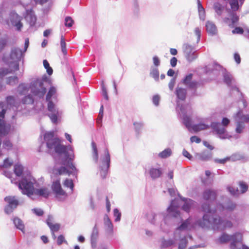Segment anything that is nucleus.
<instances>
[{
    "label": "nucleus",
    "mask_w": 249,
    "mask_h": 249,
    "mask_svg": "<svg viewBox=\"0 0 249 249\" xmlns=\"http://www.w3.org/2000/svg\"><path fill=\"white\" fill-rule=\"evenodd\" d=\"M230 4L232 10L231 12H234L239 8V4L238 0H230Z\"/></svg>",
    "instance_id": "nucleus-41"
},
{
    "label": "nucleus",
    "mask_w": 249,
    "mask_h": 249,
    "mask_svg": "<svg viewBox=\"0 0 249 249\" xmlns=\"http://www.w3.org/2000/svg\"><path fill=\"white\" fill-rule=\"evenodd\" d=\"M73 21L72 18L70 17H67L65 19V24L66 26L71 27L72 26Z\"/></svg>",
    "instance_id": "nucleus-53"
},
{
    "label": "nucleus",
    "mask_w": 249,
    "mask_h": 249,
    "mask_svg": "<svg viewBox=\"0 0 249 249\" xmlns=\"http://www.w3.org/2000/svg\"><path fill=\"white\" fill-rule=\"evenodd\" d=\"M3 146L4 148L7 149H10L12 146V144L9 140H5L3 142Z\"/></svg>",
    "instance_id": "nucleus-57"
},
{
    "label": "nucleus",
    "mask_w": 249,
    "mask_h": 249,
    "mask_svg": "<svg viewBox=\"0 0 249 249\" xmlns=\"http://www.w3.org/2000/svg\"><path fill=\"white\" fill-rule=\"evenodd\" d=\"M175 85V80L174 78H173L171 79L168 84V87L170 90H172L173 89Z\"/></svg>",
    "instance_id": "nucleus-62"
},
{
    "label": "nucleus",
    "mask_w": 249,
    "mask_h": 249,
    "mask_svg": "<svg viewBox=\"0 0 249 249\" xmlns=\"http://www.w3.org/2000/svg\"><path fill=\"white\" fill-rule=\"evenodd\" d=\"M213 8L216 14L219 16L222 15L225 9L224 6L222 5L219 2H215L214 3Z\"/></svg>",
    "instance_id": "nucleus-36"
},
{
    "label": "nucleus",
    "mask_w": 249,
    "mask_h": 249,
    "mask_svg": "<svg viewBox=\"0 0 249 249\" xmlns=\"http://www.w3.org/2000/svg\"><path fill=\"white\" fill-rule=\"evenodd\" d=\"M23 53L18 48L12 49L10 53L3 57V66L0 69V77L14 72L19 69V61L23 56Z\"/></svg>",
    "instance_id": "nucleus-6"
},
{
    "label": "nucleus",
    "mask_w": 249,
    "mask_h": 249,
    "mask_svg": "<svg viewBox=\"0 0 249 249\" xmlns=\"http://www.w3.org/2000/svg\"><path fill=\"white\" fill-rule=\"evenodd\" d=\"M18 82L17 76H11L6 79V83L11 85H14Z\"/></svg>",
    "instance_id": "nucleus-42"
},
{
    "label": "nucleus",
    "mask_w": 249,
    "mask_h": 249,
    "mask_svg": "<svg viewBox=\"0 0 249 249\" xmlns=\"http://www.w3.org/2000/svg\"><path fill=\"white\" fill-rule=\"evenodd\" d=\"M64 241H65V239L63 235H60L58 237L57 243L58 245H61Z\"/></svg>",
    "instance_id": "nucleus-63"
},
{
    "label": "nucleus",
    "mask_w": 249,
    "mask_h": 249,
    "mask_svg": "<svg viewBox=\"0 0 249 249\" xmlns=\"http://www.w3.org/2000/svg\"><path fill=\"white\" fill-rule=\"evenodd\" d=\"M24 16L30 26H33L35 24L36 18L34 11L31 9H26L25 14L24 15Z\"/></svg>",
    "instance_id": "nucleus-21"
},
{
    "label": "nucleus",
    "mask_w": 249,
    "mask_h": 249,
    "mask_svg": "<svg viewBox=\"0 0 249 249\" xmlns=\"http://www.w3.org/2000/svg\"><path fill=\"white\" fill-rule=\"evenodd\" d=\"M91 144L92 158L99 166L100 176L102 178H105L110 166V156L109 151L107 148L105 149L99 157L96 144L92 142Z\"/></svg>",
    "instance_id": "nucleus-7"
},
{
    "label": "nucleus",
    "mask_w": 249,
    "mask_h": 249,
    "mask_svg": "<svg viewBox=\"0 0 249 249\" xmlns=\"http://www.w3.org/2000/svg\"><path fill=\"white\" fill-rule=\"evenodd\" d=\"M202 222V219L196 221L195 223L192 218H189L183 221L178 227L174 232L175 244L178 242V249H184L188 243V239L192 240V237L188 234V231L194 229L198 222Z\"/></svg>",
    "instance_id": "nucleus-5"
},
{
    "label": "nucleus",
    "mask_w": 249,
    "mask_h": 249,
    "mask_svg": "<svg viewBox=\"0 0 249 249\" xmlns=\"http://www.w3.org/2000/svg\"><path fill=\"white\" fill-rule=\"evenodd\" d=\"M133 125L135 127V130L139 132L140 131L144 125V124L142 122H135L133 123Z\"/></svg>",
    "instance_id": "nucleus-47"
},
{
    "label": "nucleus",
    "mask_w": 249,
    "mask_h": 249,
    "mask_svg": "<svg viewBox=\"0 0 249 249\" xmlns=\"http://www.w3.org/2000/svg\"><path fill=\"white\" fill-rule=\"evenodd\" d=\"M194 48L189 44L184 45V52L186 59L189 62H192L196 59L197 55L196 54Z\"/></svg>",
    "instance_id": "nucleus-20"
},
{
    "label": "nucleus",
    "mask_w": 249,
    "mask_h": 249,
    "mask_svg": "<svg viewBox=\"0 0 249 249\" xmlns=\"http://www.w3.org/2000/svg\"><path fill=\"white\" fill-rule=\"evenodd\" d=\"M212 157V154L211 152L204 151L201 153H197L196 155V158L201 160H210Z\"/></svg>",
    "instance_id": "nucleus-27"
},
{
    "label": "nucleus",
    "mask_w": 249,
    "mask_h": 249,
    "mask_svg": "<svg viewBox=\"0 0 249 249\" xmlns=\"http://www.w3.org/2000/svg\"><path fill=\"white\" fill-rule=\"evenodd\" d=\"M203 197L206 200L214 199L215 198V193L213 191L206 190L204 193Z\"/></svg>",
    "instance_id": "nucleus-38"
},
{
    "label": "nucleus",
    "mask_w": 249,
    "mask_h": 249,
    "mask_svg": "<svg viewBox=\"0 0 249 249\" xmlns=\"http://www.w3.org/2000/svg\"><path fill=\"white\" fill-rule=\"evenodd\" d=\"M172 154V149L170 148H167L160 152L158 154V157L161 159H166L171 156Z\"/></svg>",
    "instance_id": "nucleus-34"
},
{
    "label": "nucleus",
    "mask_w": 249,
    "mask_h": 249,
    "mask_svg": "<svg viewBox=\"0 0 249 249\" xmlns=\"http://www.w3.org/2000/svg\"><path fill=\"white\" fill-rule=\"evenodd\" d=\"M236 205L229 201L224 205L219 204L217 208H213L209 203H204L202 206V211L205 213L202 218V222H198V225L202 228H206L212 226L213 228L224 230L231 228L232 223L228 220H222L220 217H214V213L226 214L228 212L233 211Z\"/></svg>",
    "instance_id": "nucleus-3"
},
{
    "label": "nucleus",
    "mask_w": 249,
    "mask_h": 249,
    "mask_svg": "<svg viewBox=\"0 0 249 249\" xmlns=\"http://www.w3.org/2000/svg\"><path fill=\"white\" fill-rule=\"evenodd\" d=\"M177 109L179 111V114L182 118L184 124L189 131L192 130L195 132H197L208 129L211 127L213 132L215 133L220 139H230L231 138H238V136L236 135L232 136L223 126L218 123L213 122L210 125V119L208 117L197 116L196 117L195 121L197 123L192 124L191 117L193 114V111L189 106L179 107V104L178 103Z\"/></svg>",
    "instance_id": "nucleus-2"
},
{
    "label": "nucleus",
    "mask_w": 249,
    "mask_h": 249,
    "mask_svg": "<svg viewBox=\"0 0 249 249\" xmlns=\"http://www.w3.org/2000/svg\"><path fill=\"white\" fill-rule=\"evenodd\" d=\"M162 169L159 165L152 166L148 170V173L153 179L159 178L162 174Z\"/></svg>",
    "instance_id": "nucleus-23"
},
{
    "label": "nucleus",
    "mask_w": 249,
    "mask_h": 249,
    "mask_svg": "<svg viewBox=\"0 0 249 249\" xmlns=\"http://www.w3.org/2000/svg\"><path fill=\"white\" fill-rule=\"evenodd\" d=\"M228 190L230 194L233 196H238L239 194V192L237 188H235L232 186H229L228 187Z\"/></svg>",
    "instance_id": "nucleus-49"
},
{
    "label": "nucleus",
    "mask_w": 249,
    "mask_h": 249,
    "mask_svg": "<svg viewBox=\"0 0 249 249\" xmlns=\"http://www.w3.org/2000/svg\"><path fill=\"white\" fill-rule=\"evenodd\" d=\"M102 93L104 98L107 100L108 99V97L107 95V90L105 86L104 85L103 81L102 82Z\"/></svg>",
    "instance_id": "nucleus-50"
},
{
    "label": "nucleus",
    "mask_w": 249,
    "mask_h": 249,
    "mask_svg": "<svg viewBox=\"0 0 249 249\" xmlns=\"http://www.w3.org/2000/svg\"><path fill=\"white\" fill-rule=\"evenodd\" d=\"M190 141L191 142H196L197 143H198L200 142L201 139L198 137L194 136L191 137Z\"/></svg>",
    "instance_id": "nucleus-59"
},
{
    "label": "nucleus",
    "mask_w": 249,
    "mask_h": 249,
    "mask_svg": "<svg viewBox=\"0 0 249 249\" xmlns=\"http://www.w3.org/2000/svg\"><path fill=\"white\" fill-rule=\"evenodd\" d=\"M175 244L174 239L165 240L162 239L161 240L160 247L161 249H167Z\"/></svg>",
    "instance_id": "nucleus-33"
},
{
    "label": "nucleus",
    "mask_w": 249,
    "mask_h": 249,
    "mask_svg": "<svg viewBox=\"0 0 249 249\" xmlns=\"http://www.w3.org/2000/svg\"><path fill=\"white\" fill-rule=\"evenodd\" d=\"M104 227L105 233L108 238L113 237L114 235V226L107 214L104 217Z\"/></svg>",
    "instance_id": "nucleus-16"
},
{
    "label": "nucleus",
    "mask_w": 249,
    "mask_h": 249,
    "mask_svg": "<svg viewBox=\"0 0 249 249\" xmlns=\"http://www.w3.org/2000/svg\"><path fill=\"white\" fill-rule=\"evenodd\" d=\"M180 205L182 209L186 212H189L196 206V203L193 200L189 198L180 197Z\"/></svg>",
    "instance_id": "nucleus-19"
},
{
    "label": "nucleus",
    "mask_w": 249,
    "mask_h": 249,
    "mask_svg": "<svg viewBox=\"0 0 249 249\" xmlns=\"http://www.w3.org/2000/svg\"><path fill=\"white\" fill-rule=\"evenodd\" d=\"M33 101L34 100L32 97L30 95L25 96L22 99V103L23 104H31L33 103Z\"/></svg>",
    "instance_id": "nucleus-45"
},
{
    "label": "nucleus",
    "mask_w": 249,
    "mask_h": 249,
    "mask_svg": "<svg viewBox=\"0 0 249 249\" xmlns=\"http://www.w3.org/2000/svg\"><path fill=\"white\" fill-rule=\"evenodd\" d=\"M52 189L56 197L59 200L64 199L67 197V194L62 188L59 179H57L53 182Z\"/></svg>",
    "instance_id": "nucleus-15"
},
{
    "label": "nucleus",
    "mask_w": 249,
    "mask_h": 249,
    "mask_svg": "<svg viewBox=\"0 0 249 249\" xmlns=\"http://www.w3.org/2000/svg\"><path fill=\"white\" fill-rule=\"evenodd\" d=\"M113 215L115 217V221L118 222L121 220V213L117 209H115L113 210Z\"/></svg>",
    "instance_id": "nucleus-48"
},
{
    "label": "nucleus",
    "mask_w": 249,
    "mask_h": 249,
    "mask_svg": "<svg viewBox=\"0 0 249 249\" xmlns=\"http://www.w3.org/2000/svg\"><path fill=\"white\" fill-rule=\"evenodd\" d=\"M38 216H41L43 214V211L38 208L34 209L32 210Z\"/></svg>",
    "instance_id": "nucleus-60"
},
{
    "label": "nucleus",
    "mask_w": 249,
    "mask_h": 249,
    "mask_svg": "<svg viewBox=\"0 0 249 249\" xmlns=\"http://www.w3.org/2000/svg\"><path fill=\"white\" fill-rule=\"evenodd\" d=\"M98 236V230L96 226H95L92 230L91 235V243L92 247L94 248L96 247V239Z\"/></svg>",
    "instance_id": "nucleus-31"
},
{
    "label": "nucleus",
    "mask_w": 249,
    "mask_h": 249,
    "mask_svg": "<svg viewBox=\"0 0 249 249\" xmlns=\"http://www.w3.org/2000/svg\"><path fill=\"white\" fill-rule=\"evenodd\" d=\"M239 184L241 189V193L242 194L245 193L248 190V185L243 181H240Z\"/></svg>",
    "instance_id": "nucleus-51"
},
{
    "label": "nucleus",
    "mask_w": 249,
    "mask_h": 249,
    "mask_svg": "<svg viewBox=\"0 0 249 249\" xmlns=\"http://www.w3.org/2000/svg\"><path fill=\"white\" fill-rule=\"evenodd\" d=\"M38 181L31 174H27L18 183V188L23 194L33 200L39 197L47 198L51 194V190L48 186H41Z\"/></svg>",
    "instance_id": "nucleus-4"
},
{
    "label": "nucleus",
    "mask_w": 249,
    "mask_h": 249,
    "mask_svg": "<svg viewBox=\"0 0 249 249\" xmlns=\"http://www.w3.org/2000/svg\"><path fill=\"white\" fill-rule=\"evenodd\" d=\"M239 18L236 13L229 12V15L223 19L224 22L231 28H233L238 22Z\"/></svg>",
    "instance_id": "nucleus-18"
},
{
    "label": "nucleus",
    "mask_w": 249,
    "mask_h": 249,
    "mask_svg": "<svg viewBox=\"0 0 249 249\" xmlns=\"http://www.w3.org/2000/svg\"><path fill=\"white\" fill-rule=\"evenodd\" d=\"M176 94L178 99L184 100L186 97V91L184 89L178 88L176 91Z\"/></svg>",
    "instance_id": "nucleus-35"
},
{
    "label": "nucleus",
    "mask_w": 249,
    "mask_h": 249,
    "mask_svg": "<svg viewBox=\"0 0 249 249\" xmlns=\"http://www.w3.org/2000/svg\"><path fill=\"white\" fill-rule=\"evenodd\" d=\"M6 102L8 105L10 106L14 105L15 104V100L14 97L9 96L6 99Z\"/></svg>",
    "instance_id": "nucleus-58"
},
{
    "label": "nucleus",
    "mask_w": 249,
    "mask_h": 249,
    "mask_svg": "<svg viewBox=\"0 0 249 249\" xmlns=\"http://www.w3.org/2000/svg\"><path fill=\"white\" fill-rule=\"evenodd\" d=\"M22 17L17 13L12 11L9 13L7 18L4 20V23L9 27H15L16 30L19 31L23 27V24L21 22Z\"/></svg>",
    "instance_id": "nucleus-11"
},
{
    "label": "nucleus",
    "mask_w": 249,
    "mask_h": 249,
    "mask_svg": "<svg viewBox=\"0 0 249 249\" xmlns=\"http://www.w3.org/2000/svg\"><path fill=\"white\" fill-rule=\"evenodd\" d=\"M222 243L230 241V249H249V248L242 244V234L236 232L232 235L224 234L220 238Z\"/></svg>",
    "instance_id": "nucleus-8"
},
{
    "label": "nucleus",
    "mask_w": 249,
    "mask_h": 249,
    "mask_svg": "<svg viewBox=\"0 0 249 249\" xmlns=\"http://www.w3.org/2000/svg\"><path fill=\"white\" fill-rule=\"evenodd\" d=\"M30 87L26 84L21 83L18 87L17 92L19 95H25L28 93Z\"/></svg>",
    "instance_id": "nucleus-29"
},
{
    "label": "nucleus",
    "mask_w": 249,
    "mask_h": 249,
    "mask_svg": "<svg viewBox=\"0 0 249 249\" xmlns=\"http://www.w3.org/2000/svg\"><path fill=\"white\" fill-rule=\"evenodd\" d=\"M224 82L229 86L231 87L232 89H235L237 91H239L238 89L235 86H233L232 84L234 82V80L233 79L231 74L228 72H225L223 74Z\"/></svg>",
    "instance_id": "nucleus-25"
},
{
    "label": "nucleus",
    "mask_w": 249,
    "mask_h": 249,
    "mask_svg": "<svg viewBox=\"0 0 249 249\" xmlns=\"http://www.w3.org/2000/svg\"><path fill=\"white\" fill-rule=\"evenodd\" d=\"M145 217L151 224L161 226V222L165 219V215L161 212L149 211L145 214Z\"/></svg>",
    "instance_id": "nucleus-13"
},
{
    "label": "nucleus",
    "mask_w": 249,
    "mask_h": 249,
    "mask_svg": "<svg viewBox=\"0 0 249 249\" xmlns=\"http://www.w3.org/2000/svg\"><path fill=\"white\" fill-rule=\"evenodd\" d=\"M6 112L4 105L3 103H0V135L5 136L8 134L10 130V125L6 124L4 119V116Z\"/></svg>",
    "instance_id": "nucleus-14"
},
{
    "label": "nucleus",
    "mask_w": 249,
    "mask_h": 249,
    "mask_svg": "<svg viewBox=\"0 0 249 249\" xmlns=\"http://www.w3.org/2000/svg\"><path fill=\"white\" fill-rule=\"evenodd\" d=\"M47 103L48 116L53 123L57 124L63 111L53 101H49Z\"/></svg>",
    "instance_id": "nucleus-9"
},
{
    "label": "nucleus",
    "mask_w": 249,
    "mask_h": 249,
    "mask_svg": "<svg viewBox=\"0 0 249 249\" xmlns=\"http://www.w3.org/2000/svg\"><path fill=\"white\" fill-rule=\"evenodd\" d=\"M56 89L54 87H51L46 96L47 102L53 101V100L56 99Z\"/></svg>",
    "instance_id": "nucleus-30"
},
{
    "label": "nucleus",
    "mask_w": 249,
    "mask_h": 249,
    "mask_svg": "<svg viewBox=\"0 0 249 249\" xmlns=\"http://www.w3.org/2000/svg\"><path fill=\"white\" fill-rule=\"evenodd\" d=\"M60 46L62 52L64 55H66L67 54L66 43L65 42V38L63 36H61V37Z\"/></svg>",
    "instance_id": "nucleus-44"
},
{
    "label": "nucleus",
    "mask_w": 249,
    "mask_h": 249,
    "mask_svg": "<svg viewBox=\"0 0 249 249\" xmlns=\"http://www.w3.org/2000/svg\"><path fill=\"white\" fill-rule=\"evenodd\" d=\"M178 201L177 199L172 201L170 206L167 209L168 214L172 216L176 217L179 214L178 210V205L177 204Z\"/></svg>",
    "instance_id": "nucleus-22"
},
{
    "label": "nucleus",
    "mask_w": 249,
    "mask_h": 249,
    "mask_svg": "<svg viewBox=\"0 0 249 249\" xmlns=\"http://www.w3.org/2000/svg\"><path fill=\"white\" fill-rule=\"evenodd\" d=\"M194 33L197 36V41L198 42L200 40L201 35V29L199 27H196L194 29Z\"/></svg>",
    "instance_id": "nucleus-56"
},
{
    "label": "nucleus",
    "mask_w": 249,
    "mask_h": 249,
    "mask_svg": "<svg viewBox=\"0 0 249 249\" xmlns=\"http://www.w3.org/2000/svg\"><path fill=\"white\" fill-rule=\"evenodd\" d=\"M14 172L17 176L19 177L22 175V178H23L25 175H26L27 174H31L29 172H24V167L19 163H17L15 165ZM22 179V178H21V179Z\"/></svg>",
    "instance_id": "nucleus-28"
},
{
    "label": "nucleus",
    "mask_w": 249,
    "mask_h": 249,
    "mask_svg": "<svg viewBox=\"0 0 249 249\" xmlns=\"http://www.w3.org/2000/svg\"><path fill=\"white\" fill-rule=\"evenodd\" d=\"M64 187L70 188L71 192H72L73 189V183L71 179L67 178L63 182Z\"/></svg>",
    "instance_id": "nucleus-40"
},
{
    "label": "nucleus",
    "mask_w": 249,
    "mask_h": 249,
    "mask_svg": "<svg viewBox=\"0 0 249 249\" xmlns=\"http://www.w3.org/2000/svg\"><path fill=\"white\" fill-rule=\"evenodd\" d=\"M46 81V78H42L41 79H36L32 82L30 89L32 92L35 96L39 98L44 96L46 92V89L44 87V82Z\"/></svg>",
    "instance_id": "nucleus-10"
},
{
    "label": "nucleus",
    "mask_w": 249,
    "mask_h": 249,
    "mask_svg": "<svg viewBox=\"0 0 249 249\" xmlns=\"http://www.w3.org/2000/svg\"><path fill=\"white\" fill-rule=\"evenodd\" d=\"M44 139L50 151H54L57 154L56 161L63 166L58 167L56 165L53 173L56 175H72L76 176L78 170L71 162L74 158L73 148L71 146H66L60 143L59 140L54 137L53 131H48L44 134Z\"/></svg>",
    "instance_id": "nucleus-1"
},
{
    "label": "nucleus",
    "mask_w": 249,
    "mask_h": 249,
    "mask_svg": "<svg viewBox=\"0 0 249 249\" xmlns=\"http://www.w3.org/2000/svg\"><path fill=\"white\" fill-rule=\"evenodd\" d=\"M236 124L235 132L237 134L243 132L245 128V123L249 122V115L244 114L242 111L239 110L233 116Z\"/></svg>",
    "instance_id": "nucleus-12"
},
{
    "label": "nucleus",
    "mask_w": 249,
    "mask_h": 249,
    "mask_svg": "<svg viewBox=\"0 0 249 249\" xmlns=\"http://www.w3.org/2000/svg\"><path fill=\"white\" fill-rule=\"evenodd\" d=\"M244 32L243 29L240 27H235L232 31V33L233 34H242Z\"/></svg>",
    "instance_id": "nucleus-55"
},
{
    "label": "nucleus",
    "mask_w": 249,
    "mask_h": 249,
    "mask_svg": "<svg viewBox=\"0 0 249 249\" xmlns=\"http://www.w3.org/2000/svg\"><path fill=\"white\" fill-rule=\"evenodd\" d=\"M182 154L184 157L187 158L189 160H191L192 157V156L189 154V153L185 149L183 150Z\"/></svg>",
    "instance_id": "nucleus-64"
},
{
    "label": "nucleus",
    "mask_w": 249,
    "mask_h": 249,
    "mask_svg": "<svg viewBox=\"0 0 249 249\" xmlns=\"http://www.w3.org/2000/svg\"><path fill=\"white\" fill-rule=\"evenodd\" d=\"M150 75L156 80H159V72L158 69L156 68H153L151 69L150 72Z\"/></svg>",
    "instance_id": "nucleus-43"
},
{
    "label": "nucleus",
    "mask_w": 249,
    "mask_h": 249,
    "mask_svg": "<svg viewBox=\"0 0 249 249\" xmlns=\"http://www.w3.org/2000/svg\"><path fill=\"white\" fill-rule=\"evenodd\" d=\"M160 100V97L158 95H155L153 97L152 102L156 106H158L159 105V102Z\"/></svg>",
    "instance_id": "nucleus-54"
},
{
    "label": "nucleus",
    "mask_w": 249,
    "mask_h": 249,
    "mask_svg": "<svg viewBox=\"0 0 249 249\" xmlns=\"http://www.w3.org/2000/svg\"><path fill=\"white\" fill-rule=\"evenodd\" d=\"M12 164L13 161L12 160H10L9 159H6L4 160L3 164L0 166L4 168H8L10 167Z\"/></svg>",
    "instance_id": "nucleus-52"
},
{
    "label": "nucleus",
    "mask_w": 249,
    "mask_h": 249,
    "mask_svg": "<svg viewBox=\"0 0 249 249\" xmlns=\"http://www.w3.org/2000/svg\"><path fill=\"white\" fill-rule=\"evenodd\" d=\"M52 217L49 216L47 220V224L53 232V237L54 239H55L56 237L53 232L55 231H57L59 230L60 225L58 224H53V223L52 222Z\"/></svg>",
    "instance_id": "nucleus-26"
},
{
    "label": "nucleus",
    "mask_w": 249,
    "mask_h": 249,
    "mask_svg": "<svg viewBox=\"0 0 249 249\" xmlns=\"http://www.w3.org/2000/svg\"><path fill=\"white\" fill-rule=\"evenodd\" d=\"M43 65L44 68L46 69L48 74L51 75L53 73V71L52 68L50 67V65L46 60L43 61Z\"/></svg>",
    "instance_id": "nucleus-46"
},
{
    "label": "nucleus",
    "mask_w": 249,
    "mask_h": 249,
    "mask_svg": "<svg viewBox=\"0 0 249 249\" xmlns=\"http://www.w3.org/2000/svg\"><path fill=\"white\" fill-rule=\"evenodd\" d=\"M205 27L208 33L212 36L215 35L217 32V29L215 24L211 21H207Z\"/></svg>",
    "instance_id": "nucleus-24"
},
{
    "label": "nucleus",
    "mask_w": 249,
    "mask_h": 249,
    "mask_svg": "<svg viewBox=\"0 0 249 249\" xmlns=\"http://www.w3.org/2000/svg\"><path fill=\"white\" fill-rule=\"evenodd\" d=\"M13 222L15 226L24 232V225L22 221L19 218L17 217L13 219Z\"/></svg>",
    "instance_id": "nucleus-39"
},
{
    "label": "nucleus",
    "mask_w": 249,
    "mask_h": 249,
    "mask_svg": "<svg viewBox=\"0 0 249 249\" xmlns=\"http://www.w3.org/2000/svg\"><path fill=\"white\" fill-rule=\"evenodd\" d=\"M192 74H190L186 76L183 80V83L191 88H194L196 87L197 83L196 82H191Z\"/></svg>",
    "instance_id": "nucleus-32"
},
{
    "label": "nucleus",
    "mask_w": 249,
    "mask_h": 249,
    "mask_svg": "<svg viewBox=\"0 0 249 249\" xmlns=\"http://www.w3.org/2000/svg\"><path fill=\"white\" fill-rule=\"evenodd\" d=\"M197 6L199 18L201 20L204 21L205 19V11L199 0H198Z\"/></svg>",
    "instance_id": "nucleus-37"
},
{
    "label": "nucleus",
    "mask_w": 249,
    "mask_h": 249,
    "mask_svg": "<svg viewBox=\"0 0 249 249\" xmlns=\"http://www.w3.org/2000/svg\"><path fill=\"white\" fill-rule=\"evenodd\" d=\"M153 63L155 66L157 67L160 65V60L159 58L157 56H155L153 57Z\"/></svg>",
    "instance_id": "nucleus-61"
},
{
    "label": "nucleus",
    "mask_w": 249,
    "mask_h": 249,
    "mask_svg": "<svg viewBox=\"0 0 249 249\" xmlns=\"http://www.w3.org/2000/svg\"><path fill=\"white\" fill-rule=\"evenodd\" d=\"M4 199L8 204L5 208V212L6 213L9 214L18 205V201L16 196H7Z\"/></svg>",
    "instance_id": "nucleus-17"
}]
</instances>
